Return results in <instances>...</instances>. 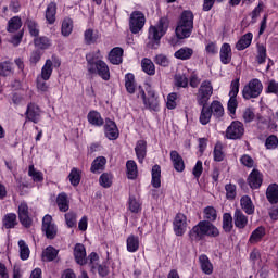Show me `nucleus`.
<instances>
[{
	"label": "nucleus",
	"instance_id": "1",
	"mask_svg": "<svg viewBox=\"0 0 278 278\" xmlns=\"http://www.w3.org/2000/svg\"><path fill=\"white\" fill-rule=\"evenodd\" d=\"M103 55L100 50L87 54V71L90 75H98L104 81L110 80V68L102 60Z\"/></svg>",
	"mask_w": 278,
	"mask_h": 278
},
{
	"label": "nucleus",
	"instance_id": "2",
	"mask_svg": "<svg viewBox=\"0 0 278 278\" xmlns=\"http://www.w3.org/2000/svg\"><path fill=\"white\" fill-rule=\"evenodd\" d=\"M219 236V229L211 222L201 220L189 231V238L192 242H199L205 237L216 238Z\"/></svg>",
	"mask_w": 278,
	"mask_h": 278
},
{
	"label": "nucleus",
	"instance_id": "3",
	"mask_svg": "<svg viewBox=\"0 0 278 278\" xmlns=\"http://www.w3.org/2000/svg\"><path fill=\"white\" fill-rule=\"evenodd\" d=\"M169 23L166 17H161L155 25H151L149 28L148 38L150 40L149 45L152 49H157L160 47L161 39L167 33Z\"/></svg>",
	"mask_w": 278,
	"mask_h": 278
},
{
	"label": "nucleus",
	"instance_id": "4",
	"mask_svg": "<svg viewBox=\"0 0 278 278\" xmlns=\"http://www.w3.org/2000/svg\"><path fill=\"white\" fill-rule=\"evenodd\" d=\"M193 13L189 10L184 11L176 27L177 38L180 40L187 39L191 36L193 29Z\"/></svg>",
	"mask_w": 278,
	"mask_h": 278
},
{
	"label": "nucleus",
	"instance_id": "5",
	"mask_svg": "<svg viewBox=\"0 0 278 278\" xmlns=\"http://www.w3.org/2000/svg\"><path fill=\"white\" fill-rule=\"evenodd\" d=\"M214 93L213 84L211 80H203L200 85L199 91L197 93V101L199 105H206Z\"/></svg>",
	"mask_w": 278,
	"mask_h": 278
},
{
	"label": "nucleus",
	"instance_id": "6",
	"mask_svg": "<svg viewBox=\"0 0 278 278\" xmlns=\"http://www.w3.org/2000/svg\"><path fill=\"white\" fill-rule=\"evenodd\" d=\"M138 98H141L146 108L150 111L157 112L160 110V100L159 96L153 89L148 90V97L146 96V92L143 89L139 90Z\"/></svg>",
	"mask_w": 278,
	"mask_h": 278
},
{
	"label": "nucleus",
	"instance_id": "7",
	"mask_svg": "<svg viewBox=\"0 0 278 278\" xmlns=\"http://www.w3.org/2000/svg\"><path fill=\"white\" fill-rule=\"evenodd\" d=\"M146 25V16L141 11H134L129 17V30L132 35L140 34Z\"/></svg>",
	"mask_w": 278,
	"mask_h": 278
},
{
	"label": "nucleus",
	"instance_id": "8",
	"mask_svg": "<svg viewBox=\"0 0 278 278\" xmlns=\"http://www.w3.org/2000/svg\"><path fill=\"white\" fill-rule=\"evenodd\" d=\"M263 91V84L260 79H252L244 88H243V98L245 100L256 99L261 96Z\"/></svg>",
	"mask_w": 278,
	"mask_h": 278
},
{
	"label": "nucleus",
	"instance_id": "9",
	"mask_svg": "<svg viewBox=\"0 0 278 278\" xmlns=\"http://www.w3.org/2000/svg\"><path fill=\"white\" fill-rule=\"evenodd\" d=\"M188 225L187 216L184 213H177L173 222L175 235L177 237H182L187 232Z\"/></svg>",
	"mask_w": 278,
	"mask_h": 278
},
{
	"label": "nucleus",
	"instance_id": "10",
	"mask_svg": "<svg viewBox=\"0 0 278 278\" xmlns=\"http://www.w3.org/2000/svg\"><path fill=\"white\" fill-rule=\"evenodd\" d=\"M61 61L56 56H52L51 59H48L45 63V65L41 68V74L38 76V78H41L43 81H48L52 75L53 66L60 67Z\"/></svg>",
	"mask_w": 278,
	"mask_h": 278
},
{
	"label": "nucleus",
	"instance_id": "11",
	"mask_svg": "<svg viewBox=\"0 0 278 278\" xmlns=\"http://www.w3.org/2000/svg\"><path fill=\"white\" fill-rule=\"evenodd\" d=\"M244 135V126L240 121H233L226 130V137L230 140L241 139Z\"/></svg>",
	"mask_w": 278,
	"mask_h": 278
},
{
	"label": "nucleus",
	"instance_id": "12",
	"mask_svg": "<svg viewBox=\"0 0 278 278\" xmlns=\"http://www.w3.org/2000/svg\"><path fill=\"white\" fill-rule=\"evenodd\" d=\"M42 231L50 240L54 239V237L56 236L58 228L52 223V216L49 214L45 215V217L42 218Z\"/></svg>",
	"mask_w": 278,
	"mask_h": 278
},
{
	"label": "nucleus",
	"instance_id": "13",
	"mask_svg": "<svg viewBox=\"0 0 278 278\" xmlns=\"http://www.w3.org/2000/svg\"><path fill=\"white\" fill-rule=\"evenodd\" d=\"M41 110L36 103H29L26 110V118L34 124L40 121Z\"/></svg>",
	"mask_w": 278,
	"mask_h": 278
},
{
	"label": "nucleus",
	"instance_id": "14",
	"mask_svg": "<svg viewBox=\"0 0 278 278\" xmlns=\"http://www.w3.org/2000/svg\"><path fill=\"white\" fill-rule=\"evenodd\" d=\"M74 256L78 265L83 266L87 264V252L83 243H76L74 248Z\"/></svg>",
	"mask_w": 278,
	"mask_h": 278
},
{
	"label": "nucleus",
	"instance_id": "15",
	"mask_svg": "<svg viewBox=\"0 0 278 278\" xmlns=\"http://www.w3.org/2000/svg\"><path fill=\"white\" fill-rule=\"evenodd\" d=\"M220 62L224 65L230 64L232 61V50L231 46L228 42L223 43L220 51H219Z\"/></svg>",
	"mask_w": 278,
	"mask_h": 278
},
{
	"label": "nucleus",
	"instance_id": "16",
	"mask_svg": "<svg viewBox=\"0 0 278 278\" xmlns=\"http://www.w3.org/2000/svg\"><path fill=\"white\" fill-rule=\"evenodd\" d=\"M252 189H260L263 184V174L258 169H253L248 179Z\"/></svg>",
	"mask_w": 278,
	"mask_h": 278
},
{
	"label": "nucleus",
	"instance_id": "17",
	"mask_svg": "<svg viewBox=\"0 0 278 278\" xmlns=\"http://www.w3.org/2000/svg\"><path fill=\"white\" fill-rule=\"evenodd\" d=\"M104 130L105 136L109 140H116L119 137L118 128L113 121H106Z\"/></svg>",
	"mask_w": 278,
	"mask_h": 278
},
{
	"label": "nucleus",
	"instance_id": "18",
	"mask_svg": "<svg viewBox=\"0 0 278 278\" xmlns=\"http://www.w3.org/2000/svg\"><path fill=\"white\" fill-rule=\"evenodd\" d=\"M84 37L87 45H96L101 40V33L97 29L88 28L86 29Z\"/></svg>",
	"mask_w": 278,
	"mask_h": 278
},
{
	"label": "nucleus",
	"instance_id": "19",
	"mask_svg": "<svg viewBox=\"0 0 278 278\" xmlns=\"http://www.w3.org/2000/svg\"><path fill=\"white\" fill-rule=\"evenodd\" d=\"M126 248L129 253H136L138 252L140 248V239L139 236H136L134 233L129 235L126 240Z\"/></svg>",
	"mask_w": 278,
	"mask_h": 278
},
{
	"label": "nucleus",
	"instance_id": "20",
	"mask_svg": "<svg viewBox=\"0 0 278 278\" xmlns=\"http://www.w3.org/2000/svg\"><path fill=\"white\" fill-rule=\"evenodd\" d=\"M124 50L121 47H115L109 54V61L113 65H121L123 62Z\"/></svg>",
	"mask_w": 278,
	"mask_h": 278
},
{
	"label": "nucleus",
	"instance_id": "21",
	"mask_svg": "<svg viewBox=\"0 0 278 278\" xmlns=\"http://www.w3.org/2000/svg\"><path fill=\"white\" fill-rule=\"evenodd\" d=\"M194 54V50L190 47H182L174 54L175 59L180 61H189Z\"/></svg>",
	"mask_w": 278,
	"mask_h": 278
},
{
	"label": "nucleus",
	"instance_id": "22",
	"mask_svg": "<svg viewBox=\"0 0 278 278\" xmlns=\"http://www.w3.org/2000/svg\"><path fill=\"white\" fill-rule=\"evenodd\" d=\"M241 208L248 215H253L255 213V205L249 195H243L240 200Z\"/></svg>",
	"mask_w": 278,
	"mask_h": 278
},
{
	"label": "nucleus",
	"instance_id": "23",
	"mask_svg": "<svg viewBox=\"0 0 278 278\" xmlns=\"http://www.w3.org/2000/svg\"><path fill=\"white\" fill-rule=\"evenodd\" d=\"M88 123L94 127H101L104 124V119L98 111H90L87 115Z\"/></svg>",
	"mask_w": 278,
	"mask_h": 278
},
{
	"label": "nucleus",
	"instance_id": "24",
	"mask_svg": "<svg viewBox=\"0 0 278 278\" xmlns=\"http://www.w3.org/2000/svg\"><path fill=\"white\" fill-rule=\"evenodd\" d=\"M170 159L176 172L182 173L185 170L184 159L179 155V153L176 150H173L170 152Z\"/></svg>",
	"mask_w": 278,
	"mask_h": 278
},
{
	"label": "nucleus",
	"instance_id": "25",
	"mask_svg": "<svg viewBox=\"0 0 278 278\" xmlns=\"http://www.w3.org/2000/svg\"><path fill=\"white\" fill-rule=\"evenodd\" d=\"M56 3L51 2L48 4L47 10H46V21L49 25H53L56 21Z\"/></svg>",
	"mask_w": 278,
	"mask_h": 278
},
{
	"label": "nucleus",
	"instance_id": "26",
	"mask_svg": "<svg viewBox=\"0 0 278 278\" xmlns=\"http://www.w3.org/2000/svg\"><path fill=\"white\" fill-rule=\"evenodd\" d=\"M199 262H200L201 269L205 275H212L213 274L214 266L211 263L207 255H205V254L200 255Z\"/></svg>",
	"mask_w": 278,
	"mask_h": 278
},
{
	"label": "nucleus",
	"instance_id": "27",
	"mask_svg": "<svg viewBox=\"0 0 278 278\" xmlns=\"http://www.w3.org/2000/svg\"><path fill=\"white\" fill-rule=\"evenodd\" d=\"M252 40H253V34L247 33L239 39V41L236 45V49L238 51H243V50L248 49L251 46Z\"/></svg>",
	"mask_w": 278,
	"mask_h": 278
},
{
	"label": "nucleus",
	"instance_id": "28",
	"mask_svg": "<svg viewBox=\"0 0 278 278\" xmlns=\"http://www.w3.org/2000/svg\"><path fill=\"white\" fill-rule=\"evenodd\" d=\"M248 216L241 211V210H236L235 212V224L236 227L239 229H244L248 225Z\"/></svg>",
	"mask_w": 278,
	"mask_h": 278
},
{
	"label": "nucleus",
	"instance_id": "29",
	"mask_svg": "<svg viewBox=\"0 0 278 278\" xmlns=\"http://www.w3.org/2000/svg\"><path fill=\"white\" fill-rule=\"evenodd\" d=\"M265 236H266L265 227L260 226L255 230H253L249 241L251 244H256V243L261 242Z\"/></svg>",
	"mask_w": 278,
	"mask_h": 278
},
{
	"label": "nucleus",
	"instance_id": "30",
	"mask_svg": "<svg viewBox=\"0 0 278 278\" xmlns=\"http://www.w3.org/2000/svg\"><path fill=\"white\" fill-rule=\"evenodd\" d=\"M2 225L5 229H13L17 225V216L15 213H7L3 216Z\"/></svg>",
	"mask_w": 278,
	"mask_h": 278
},
{
	"label": "nucleus",
	"instance_id": "31",
	"mask_svg": "<svg viewBox=\"0 0 278 278\" xmlns=\"http://www.w3.org/2000/svg\"><path fill=\"white\" fill-rule=\"evenodd\" d=\"M266 197L269 203L277 204L278 203V185L271 184L267 188Z\"/></svg>",
	"mask_w": 278,
	"mask_h": 278
},
{
	"label": "nucleus",
	"instance_id": "32",
	"mask_svg": "<svg viewBox=\"0 0 278 278\" xmlns=\"http://www.w3.org/2000/svg\"><path fill=\"white\" fill-rule=\"evenodd\" d=\"M128 210L132 213V214H139L141 213L142 210V203L139 199H137L136 197L130 195L129 197V201H128Z\"/></svg>",
	"mask_w": 278,
	"mask_h": 278
},
{
	"label": "nucleus",
	"instance_id": "33",
	"mask_svg": "<svg viewBox=\"0 0 278 278\" xmlns=\"http://www.w3.org/2000/svg\"><path fill=\"white\" fill-rule=\"evenodd\" d=\"M58 253H59L58 249H55L52 245H49L42 252V261L43 262H52L56 258Z\"/></svg>",
	"mask_w": 278,
	"mask_h": 278
},
{
	"label": "nucleus",
	"instance_id": "34",
	"mask_svg": "<svg viewBox=\"0 0 278 278\" xmlns=\"http://www.w3.org/2000/svg\"><path fill=\"white\" fill-rule=\"evenodd\" d=\"M125 87L129 94L135 93L137 85L135 80V75L132 73H127L125 75Z\"/></svg>",
	"mask_w": 278,
	"mask_h": 278
},
{
	"label": "nucleus",
	"instance_id": "35",
	"mask_svg": "<svg viewBox=\"0 0 278 278\" xmlns=\"http://www.w3.org/2000/svg\"><path fill=\"white\" fill-rule=\"evenodd\" d=\"M56 203L61 212L65 213L70 210V201L65 192L58 195Z\"/></svg>",
	"mask_w": 278,
	"mask_h": 278
},
{
	"label": "nucleus",
	"instance_id": "36",
	"mask_svg": "<svg viewBox=\"0 0 278 278\" xmlns=\"http://www.w3.org/2000/svg\"><path fill=\"white\" fill-rule=\"evenodd\" d=\"M105 164H106V159L104 156H98L92 162L91 172L93 174H100L104 169Z\"/></svg>",
	"mask_w": 278,
	"mask_h": 278
},
{
	"label": "nucleus",
	"instance_id": "37",
	"mask_svg": "<svg viewBox=\"0 0 278 278\" xmlns=\"http://www.w3.org/2000/svg\"><path fill=\"white\" fill-rule=\"evenodd\" d=\"M151 185L155 189H159L161 187V167L157 164L154 165L153 168H152Z\"/></svg>",
	"mask_w": 278,
	"mask_h": 278
},
{
	"label": "nucleus",
	"instance_id": "38",
	"mask_svg": "<svg viewBox=\"0 0 278 278\" xmlns=\"http://www.w3.org/2000/svg\"><path fill=\"white\" fill-rule=\"evenodd\" d=\"M135 151L139 162L142 163L147 154V142L144 140H139L135 148Z\"/></svg>",
	"mask_w": 278,
	"mask_h": 278
},
{
	"label": "nucleus",
	"instance_id": "39",
	"mask_svg": "<svg viewBox=\"0 0 278 278\" xmlns=\"http://www.w3.org/2000/svg\"><path fill=\"white\" fill-rule=\"evenodd\" d=\"M126 168H127V177H128V179L135 180L138 177L137 163L134 160H129L126 163Z\"/></svg>",
	"mask_w": 278,
	"mask_h": 278
},
{
	"label": "nucleus",
	"instance_id": "40",
	"mask_svg": "<svg viewBox=\"0 0 278 278\" xmlns=\"http://www.w3.org/2000/svg\"><path fill=\"white\" fill-rule=\"evenodd\" d=\"M202 110H201V114H200V123L203 126H206L212 118V111L208 106H206V104L202 105Z\"/></svg>",
	"mask_w": 278,
	"mask_h": 278
},
{
	"label": "nucleus",
	"instance_id": "41",
	"mask_svg": "<svg viewBox=\"0 0 278 278\" xmlns=\"http://www.w3.org/2000/svg\"><path fill=\"white\" fill-rule=\"evenodd\" d=\"M73 21L70 17H66L62 22V28L61 34L63 37H70V35L73 33Z\"/></svg>",
	"mask_w": 278,
	"mask_h": 278
},
{
	"label": "nucleus",
	"instance_id": "42",
	"mask_svg": "<svg viewBox=\"0 0 278 278\" xmlns=\"http://www.w3.org/2000/svg\"><path fill=\"white\" fill-rule=\"evenodd\" d=\"M36 48L40 50H48L51 47V40L48 37H36L34 39Z\"/></svg>",
	"mask_w": 278,
	"mask_h": 278
},
{
	"label": "nucleus",
	"instance_id": "43",
	"mask_svg": "<svg viewBox=\"0 0 278 278\" xmlns=\"http://www.w3.org/2000/svg\"><path fill=\"white\" fill-rule=\"evenodd\" d=\"M28 176L34 180V182H42L43 181V174L42 172L35 168L33 164L28 167Z\"/></svg>",
	"mask_w": 278,
	"mask_h": 278
},
{
	"label": "nucleus",
	"instance_id": "44",
	"mask_svg": "<svg viewBox=\"0 0 278 278\" xmlns=\"http://www.w3.org/2000/svg\"><path fill=\"white\" fill-rule=\"evenodd\" d=\"M210 110L212 111V114H214V116L217 118H220L224 116V113H225L224 106L217 100L212 102Z\"/></svg>",
	"mask_w": 278,
	"mask_h": 278
},
{
	"label": "nucleus",
	"instance_id": "45",
	"mask_svg": "<svg viewBox=\"0 0 278 278\" xmlns=\"http://www.w3.org/2000/svg\"><path fill=\"white\" fill-rule=\"evenodd\" d=\"M142 70L149 76H153L155 74V66L150 59H143L141 62Z\"/></svg>",
	"mask_w": 278,
	"mask_h": 278
},
{
	"label": "nucleus",
	"instance_id": "46",
	"mask_svg": "<svg viewBox=\"0 0 278 278\" xmlns=\"http://www.w3.org/2000/svg\"><path fill=\"white\" fill-rule=\"evenodd\" d=\"M21 26H22L21 18L18 16H14L8 23V31L15 33L21 28Z\"/></svg>",
	"mask_w": 278,
	"mask_h": 278
},
{
	"label": "nucleus",
	"instance_id": "47",
	"mask_svg": "<svg viewBox=\"0 0 278 278\" xmlns=\"http://www.w3.org/2000/svg\"><path fill=\"white\" fill-rule=\"evenodd\" d=\"M18 247H20V256L22 261H26L29 258L30 250L26 242L24 240L18 241Z\"/></svg>",
	"mask_w": 278,
	"mask_h": 278
},
{
	"label": "nucleus",
	"instance_id": "48",
	"mask_svg": "<svg viewBox=\"0 0 278 278\" xmlns=\"http://www.w3.org/2000/svg\"><path fill=\"white\" fill-rule=\"evenodd\" d=\"M242 118H243L245 124H250V123L254 122V119L256 118L254 109L253 108H247L243 111Z\"/></svg>",
	"mask_w": 278,
	"mask_h": 278
},
{
	"label": "nucleus",
	"instance_id": "49",
	"mask_svg": "<svg viewBox=\"0 0 278 278\" xmlns=\"http://www.w3.org/2000/svg\"><path fill=\"white\" fill-rule=\"evenodd\" d=\"M100 185L103 188H110L113 184V176L110 173H103L99 179Z\"/></svg>",
	"mask_w": 278,
	"mask_h": 278
},
{
	"label": "nucleus",
	"instance_id": "50",
	"mask_svg": "<svg viewBox=\"0 0 278 278\" xmlns=\"http://www.w3.org/2000/svg\"><path fill=\"white\" fill-rule=\"evenodd\" d=\"M223 228L226 232H230L233 228L232 216L230 213H225L223 216Z\"/></svg>",
	"mask_w": 278,
	"mask_h": 278
},
{
	"label": "nucleus",
	"instance_id": "51",
	"mask_svg": "<svg viewBox=\"0 0 278 278\" xmlns=\"http://www.w3.org/2000/svg\"><path fill=\"white\" fill-rule=\"evenodd\" d=\"M68 179L72 186L77 187L80 182V172L76 167H74L68 175Z\"/></svg>",
	"mask_w": 278,
	"mask_h": 278
},
{
	"label": "nucleus",
	"instance_id": "52",
	"mask_svg": "<svg viewBox=\"0 0 278 278\" xmlns=\"http://www.w3.org/2000/svg\"><path fill=\"white\" fill-rule=\"evenodd\" d=\"M224 159H225V153L223 151V143L217 142L214 148V160L216 162H223Z\"/></svg>",
	"mask_w": 278,
	"mask_h": 278
},
{
	"label": "nucleus",
	"instance_id": "53",
	"mask_svg": "<svg viewBox=\"0 0 278 278\" xmlns=\"http://www.w3.org/2000/svg\"><path fill=\"white\" fill-rule=\"evenodd\" d=\"M177 99L178 94L176 92H172L167 96L166 106L168 110H175L177 108Z\"/></svg>",
	"mask_w": 278,
	"mask_h": 278
},
{
	"label": "nucleus",
	"instance_id": "54",
	"mask_svg": "<svg viewBox=\"0 0 278 278\" xmlns=\"http://www.w3.org/2000/svg\"><path fill=\"white\" fill-rule=\"evenodd\" d=\"M204 218L210 222H215L217 219V211L213 206H206L204 208Z\"/></svg>",
	"mask_w": 278,
	"mask_h": 278
},
{
	"label": "nucleus",
	"instance_id": "55",
	"mask_svg": "<svg viewBox=\"0 0 278 278\" xmlns=\"http://www.w3.org/2000/svg\"><path fill=\"white\" fill-rule=\"evenodd\" d=\"M26 26H27L31 37H38V35H39V27H38V24L35 21L27 20Z\"/></svg>",
	"mask_w": 278,
	"mask_h": 278
},
{
	"label": "nucleus",
	"instance_id": "56",
	"mask_svg": "<svg viewBox=\"0 0 278 278\" xmlns=\"http://www.w3.org/2000/svg\"><path fill=\"white\" fill-rule=\"evenodd\" d=\"M267 150H275L278 148V137L276 135H270L265 142Z\"/></svg>",
	"mask_w": 278,
	"mask_h": 278
},
{
	"label": "nucleus",
	"instance_id": "57",
	"mask_svg": "<svg viewBox=\"0 0 278 278\" xmlns=\"http://www.w3.org/2000/svg\"><path fill=\"white\" fill-rule=\"evenodd\" d=\"M65 222L68 228H74L77 225V216L74 212H68L65 214Z\"/></svg>",
	"mask_w": 278,
	"mask_h": 278
},
{
	"label": "nucleus",
	"instance_id": "58",
	"mask_svg": "<svg viewBox=\"0 0 278 278\" xmlns=\"http://www.w3.org/2000/svg\"><path fill=\"white\" fill-rule=\"evenodd\" d=\"M226 197L228 200H235L237 197V187L233 184H227L225 186Z\"/></svg>",
	"mask_w": 278,
	"mask_h": 278
},
{
	"label": "nucleus",
	"instance_id": "59",
	"mask_svg": "<svg viewBox=\"0 0 278 278\" xmlns=\"http://www.w3.org/2000/svg\"><path fill=\"white\" fill-rule=\"evenodd\" d=\"M239 89H240V78H236L231 83L229 97L237 98L239 93Z\"/></svg>",
	"mask_w": 278,
	"mask_h": 278
},
{
	"label": "nucleus",
	"instance_id": "60",
	"mask_svg": "<svg viewBox=\"0 0 278 278\" xmlns=\"http://www.w3.org/2000/svg\"><path fill=\"white\" fill-rule=\"evenodd\" d=\"M257 50H258L257 62L258 64H264L267 58L266 47L264 45H258Z\"/></svg>",
	"mask_w": 278,
	"mask_h": 278
},
{
	"label": "nucleus",
	"instance_id": "61",
	"mask_svg": "<svg viewBox=\"0 0 278 278\" xmlns=\"http://www.w3.org/2000/svg\"><path fill=\"white\" fill-rule=\"evenodd\" d=\"M12 74V65L8 62L0 63V76H9Z\"/></svg>",
	"mask_w": 278,
	"mask_h": 278
},
{
	"label": "nucleus",
	"instance_id": "62",
	"mask_svg": "<svg viewBox=\"0 0 278 278\" xmlns=\"http://www.w3.org/2000/svg\"><path fill=\"white\" fill-rule=\"evenodd\" d=\"M237 108H238V100H237V98H230L229 102H228V112L230 113L232 118L236 115Z\"/></svg>",
	"mask_w": 278,
	"mask_h": 278
},
{
	"label": "nucleus",
	"instance_id": "63",
	"mask_svg": "<svg viewBox=\"0 0 278 278\" xmlns=\"http://www.w3.org/2000/svg\"><path fill=\"white\" fill-rule=\"evenodd\" d=\"M205 52L208 55H216L218 53V47L216 42H213V41L207 42L205 46Z\"/></svg>",
	"mask_w": 278,
	"mask_h": 278
},
{
	"label": "nucleus",
	"instance_id": "64",
	"mask_svg": "<svg viewBox=\"0 0 278 278\" xmlns=\"http://www.w3.org/2000/svg\"><path fill=\"white\" fill-rule=\"evenodd\" d=\"M267 93H274V94L278 96V83L277 81L270 80L268 83Z\"/></svg>",
	"mask_w": 278,
	"mask_h": 278
}]
</instances>
